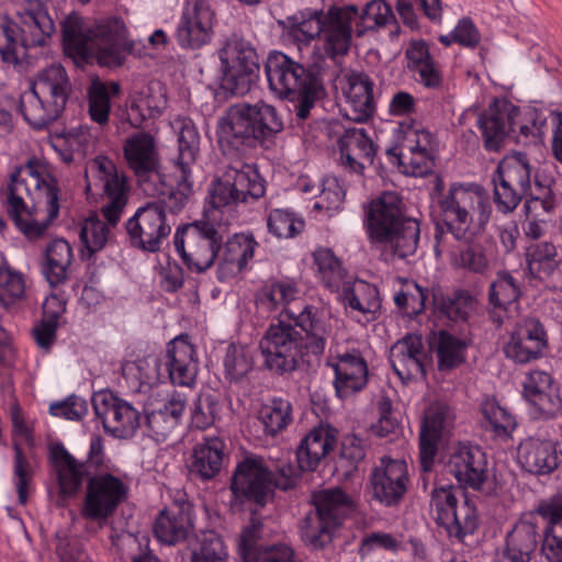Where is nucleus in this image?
Instances as JSON below:
<instances>
[{
  "mask_svg": "<svg viewBox=\"0 0 562 562\" xmlns=\"http://www.w3.org/2000/svg\"><path fill=\"white\" fill-rule=\"evenodd\" d=\"M330 326L314 305L301 311L284 307L260 340L265 367L277 375L294 372L304 355L321 356L326 348Z\"/></svg>",
  "mask_w": 562,
  "mask_h": 562,
  "instance_id": "f257e3e1",
  "label": "nucleus"
},
{
  "mask_svg": "<svg viewBox=\"0 0 562 562\" xmlns=\"http://www.w3.org/2000/svg\"><path fill=\"white\" fill-rule=\"evenodd\" d=\"M58 180L36 159L16 167L7 188L8 213L29 237H38L59 214Z\"/></svg>",
  "mask_w": 562,
  "mask_h": 562,
  "instance_id": "f03ea898",
  "label": "nucleus"
},
{
  "mask_svg": "<svg viewBox=\"0 0 562 562\" xmlns=\"http://www.w3.org/2000/svg\"><path fill=\"white\" fill-rule=\"evenodd\" d=\"M66 53L72 58L87 61L92 56L100 65L117 67L133 49L127 31L121 18L112 16L88 27L76 13L69 14L61 24Z\"/></svg>",
  "mask_w": 562,
  "mask_h": 562,
  "instance_id": "7ed1b4c3",
  "label": "nucleus"
},
{
  "mask_svg": "<svg viewBox=\"0 0 562 562\" xmlns=\"http://www.w3.org/2000/svg\"><path fill=\"white\" fill-rule=\"evenodd\" d=\"M465 117L473 120L481 131L483 140H504L532 137L543 140L548 130L547 116L541 110L518 108L506 99H494L481 113L468 112Z\"/></svg>",
  "mask_w": 562,
  "mask_h": 562,
  "instance_id": "20e7f679",
  "label": "nucleus"
},
{
  "mask_svg": "<svg viewBox=\"0 0 562 562\" xmlns=\"http://www.w3.org/2000/svg\"><path fill=\"white\" fill-rule=\"evenodd\" d=\"M71 85L61 65H52L37 74L20 97V112L25 122L42 130L57 120L66 108Z\"/></svg>",
  "mask_w": 562,
  "mask_h": 562,
  "instance_id": "39448f33",
  "label": "nucleus"
},
{
  "mask_svg": "<svg viewBox=\"0 0 562 562\" xmlns=\"http://www.w3.org/2000/svg\"><path fill=\"white\" fill-rule=\"evenodd\" d=\"M218 145L229 166L221 178L211 182L207 190L209 204L214 209L234 210L239 203L263 196L265 180L255 165L244 164L240 160L236 143H218Z\"/></svg>",
  "mask_w": 562,
  "mask_h": 562,
  "instance_id": "423d86ee",
  "label": "nucleus"
},
{
  "mask_svg": "<svg viewBox=\"0 0 562 562\" xmlns=\"http://www.w3.org/2000/svg\"><path fill=\"white\" fill-rule=\"evenodd\" d=\"M19 20L0 22V56L5 64L18 65L29 48L45 46L55 32L54 21L40 2L27 3Z\"/></svg>",
  "mask_w": 562,
  "mask_h": 562,
  "instance_id": "0eeeda50",
  "label": "nucleus"
},
{
  "mask_svg": "<svg viewBox=\"0 0 562 562\" xmlns=\"http://www.w3.org/2000/svg\"><path fill=\"white\" fill-rule=\"evenodd\" d=\"M312 504L314 510L303 518L301 537L306 546L318 550L331 542L337 528L356 510V504L340 487L313 492Z\"/></svg>",
  "mask_w": 562,
  "mask_h": 562,
  "instance_id": "6e6552de",
  "label": "nucleus"
},
{
  "mask_svg": "<svg viewBox=\"0 0 562 562\" xmlns=\"http://www.w3.org/2000/svg\"><path fill=\"white\" fill-rule=\"evenodd\" d=\"M441 224L436 225V246L445 244V236L450 233L457 240H465L470 223L471 213L474 210L480 211V222L487 221L490 215L488 202L484 199L481 187L475 184L452 183L448 192L439 200Z\"/></svg>",
  "mask_w": 562,
  "mask_h": 562,
  "instance_id": "1a4fd4ad",
  "label": "nucleus"
},
{
  "mask_svg": "<svg viewBox=\"0 0 562 562\" xmlns=\"http://www.w3.org/2000/svg\"><path fill=\"white\" fill-rule=\"evenodd\" d=\"M95 165L103 182V192L108 203L101 207V213L108 223L97 215L88 217L81 229L80 239L90 254L101 250L110 238V226H115L127 203L125 177L120 176L114 164L106 159H97Z\"/></svg>",
  "mask_w": 562,
  "mask_h": 562,
  "instance_id": "9d476101",
  "label": "nucleus"
},
{
  "mask_svg": "<svg viewBox=\"0 0 562 562\" xmlns=\"http://www.w3.org/2000/svg\"><path fill=\"white\" fill-rule=\"evenodd\" d=\"M211 209L204 211L206 220L195 221L179 227L175 234V247L190 271L201 273L210 269L217 257L223 235L216 212H231L228 209Z\"/></svg>",
  "mask_w": 562,
  "mask_h": 562,
  "instance_id": "9b49d317",
  "label": "nucleus"
},
{
  "mask_svg": "<svg viewBox=\"0 0 562 562\" xmlns=\"http://www.w3.org/2000/svg\"><path fill=\"white\" fill-rule=\"evenodd\" d=\"M282 130L273 106L266 103L231 106L217 123V140H266Z\"/></svg>",
  "mask_w": 562,
  "mask_h": 562,
  "instance_id": "f8f14e48",
  "label": "nucleus"
},
{
  "mask_svg": "<svg viewBox=\"0 0 562 562\" xmlns=\"http://www.w3.org/2000/svg\"><path fill=\"white\" fill-rule=\"evenodd\" d=\"M223 70L221 88L232 97L250 91L259 78V61L252 45L236 35L229 37L218 50Z\"/></svg>",
  "mask_w": 562,
  "mask_h": 562,
  "instance_id": "ddd939ff",
  "label": "nucleus"
},
{
  "mask_svg": "<svg viewBox=\"0 0 562 562\" xmlns=\"http://www.w3.org/2000/svg\"><path fill=\"white\" fill-rule=\"evenodd\" d=\"M430 508L435 521L446 530L449 538L462 541L477 528L475 506L463 492L453 486L435 487L430 495Z\"/></svg>",
  "mask_w": 562,
  "mask_h": 562,
  "instance_id": "4468645a",
  "label": "nucleus"
},
{
  "mask_svg": "<svg viewBox=\"0 0 562 562\" xmlns=\"http://www.w3.org/2000/svg\"><path fill=\"white\" fill-rule=\"evenodd\" d=\"M358 16L356 5L330 7L325 13V24L321 37L312 50L311 66L317 71L326 67L329 59L336 61L338 57L348 54L353 34V22Z\"/></svg>",
  "mask_w": 562,
  "mask_h": 562,
  "instance_id": "2eb2a0df",
  "label": "nucleus"
},
{
  "mask_svg": "<svg viewBox=\"0 0 562 562\" xmlns=\"http://www.w3.org/2000/svg\"><path fill=\"white\" fill-rule=\"evenodd\" d=\"M124 228L131 247L150 254L160 251L162 243L171 233L166 206L159 202L138 207L124 223Z\"/></svg>",
  "mask_w": 562,
  "mask_h": 562,
  "instance_id": "dca6fc26",
  "label": "nucleus"
},
{
  "mask_svg": "<svg viewBox=\"0 0 562 562\" xmlns=\"http://www.w3.org/2000/svg\"><path fill=\"white\" fill-rule=\"evenodd\" d=\"M127 494L128 486L120 477L111 473L94 474L88 481L80 515L102 526L127 498Z\"/></svg>",
  "mask_w": 562,
  "mask_h": 562,
  "instance_id": "f3484780",
  "label": "nucleus"
},
{
  "mask_svg": "<svg viewBox=\"0 0 562 562\" xmlns=\"http://www.w3.org/2000/svg\"><path fill=\"white\" fill-rule=\"evenodd\" d=\"M231 491L241 505L262 508L273 497L272 472L260 457H247L233 473Z\"/></svg>",
  "mask_w": 562,
  "mask_h": 562,
  "instance_id": "a211bd4d",
  "label": "nucleus"
},
{
  "mask_svg": "<svg viewBox=\"0 0 562 562\" xmlns=\"http://www.w3.org/2000/svg\"><path fill=\"white\" fill-rule=\"evenodd\" d=\"M265 72L270 89L291 101H294L297 92L318 80L314 74L281 52L269 54Z\"/></svg>",
  "mask_w": 562,
  "mask_h": 562,
  "instance_id": "6ab92c4d",
  "label": "nucleus"
},
{
  "mask_svg": "<svg viewBox=\"0 0 562 562\" xmlns=\"http://www.w3.org/2000/svg\"><path fill=\"white\" fill-rule=\"evenodd\" d=\"M92 406L101 419L104 431L115 438H131L139 427V412L128 402L110 391H101L92 396Z\"/></svg>",
  "mask_w": 562,
  "mask_h": 562,
  "instance_id": "aec40b11",
  "label": "nucleus"
},
{
  "mask_svg": "<svg viewBox=\"0 0 562 562\" xmlns=\"http://www.w3.org/2000/svg\"><path fill=\"white\" fill-rule=\"evenodd\" d=\"M193 529V507L186 492L177 490L172 496V503L162 509L154 524L156 538L166 544H176L180 541L194 540L198 536L190 537Z\"/></svg>",
  "mask_w": 562,
  "mask_h": 562,
  "instance_id": "412c9836",
  "label": "nucleus"
},
{
  "mask_svg": "<svg viewBox=\"0 0 562 562\" xmlns=\"http://www.w3.org/2000/svg\"><path fill=\"white\" fill-rule=\"evenodd\" d=\"M215 13L207 0L188 3L178 21L175 37L183 49H199L211 42Z\"/></svg>",
  "mask_w": 562,
  "mask_h": 562,
  "instance_id": "4be33fe9",
  "label": "nucleus"
},
{
  "mask_svg": "<svg viewBox=\"0 0 562 562\" xmlns=\"http://www.w3.org/2000/svg\"><path fill=\"white\" fill-rule=\"evenodd\" d=\"M548 348V333L537 317L527 316L516 323L504 346L505 356L516 363L541 358Z\"/></svg>",
  "mask_w": 562,
  "mask_h": 562,
  "instance_id": "5701e85b",
  "label": "nucleus"
},
{
  "mask_svg": "<svg viewBox=\"0 0 562 562\" xmlns=\"http://www.w3.org/2000/svg\"><path fill=\"white\" fill-rule=\"evenodd\" d=\"M408 482L406 462L383 457L370 475L371 497L384 506H396L406 494Z\"/></svg>",
  "mask_w": 562,
  "mask_h": 562,
  "instance_id": "b1692460",
  "label": "nucleus"
},
{
  "mask_svg": "<svg viewBox=\"0 0 562 562\" xmlns=\"http://www.w3.org/2000/svg\"><path fill=\"white\" fill-rule=\"evenodd\" d=\"M159 375L166 374L175 385L191 386L198 374V360L193 345L181 336L172 339L165 356L158 360Z\"/></svg>",
  "mask_w": 562,
  "mask_h": 562,
  "instance_id": "393cba45",
  "label": "nucleus"
},
{
  "mask_svg": "<svg viewBox=\"0 0 562 562\" xmlns=\"http://www.w3.org/2000/svg\"><path fill=\"white\" fill-rule=\"evenodd\" d=\"M451 422V409L445 404L435 403L425 412L419 435L420 467L424 472L431 470L439 441L448 431Z\"/></svg>",
  "mask_w": 562,
  "mask_h": 562,
  "instance_id": "a878e982",
  "label": "nucleus"
},
{
  "mask_svg": "<svg viewBox=\"0 0 562 562\" xmlns=\"http://www.w3.org/2000/svg\"><path fill=\"white\" fill-rule=\"evenodd\" d=\"M447 468L463 487L481 490L487 479L486 454L477 446L460 445L450 454Z\"/></svg>",
  "mask_w": 562,
  "mask_h": 562,
  "instance_id": "bb28decb",
  "label": "nucleus"
},
{
  "mask_svg": "<svg viewBox=\"0 0 562 562\" xmlns=\"http://www.w3.org/2000/svg\"><path fill=\"white\" fill-rule=\"evenodd\" d=\"M401 200L395 193H383L369 203L364 226L372 241L382 244L406 216L402 214Z\"/></svg>",
  "mask_w": 562,
  "mask_h": 562,
  "instance_id": "cd10ccee",
  "label": "nucleus"
},
{
  "mask_svg": "<svg viewBox=\"0 0 562 562\" xmlns=\"http://www.w3.org/2000/svg\"><path fill=\"white\" fill-rule=\"evenodd\" d=\"M50 458L60 492L58 505L65 506L66 499L75 497L85 480H89L93 474L87 468V463L77 460L63 445L52 447Z\"/></svg>",
  "mask_w": 562,
  "mask_h": 562,
  "instance_id": "c85d7f7f",
  "label": "nucleus"
},
{
  "mask_svg": "<svg viewBox=\"0 0 562 562\" xmlns=\"http://www.w3.org/2000/svg\"><path fill=\"white\" fill-rule=\"evenodd\" d=\"M521 468L536 475L553 473L562 462V449L558 441L529 437L518 447Z\"/></svg>",
  "mask_w": 562,
  "mask_h": 562,
  "instance_id": "c756f323",
  "label": "nucleus"
},
{
  "mask_svg": "<svg viewBox=\"0 0 562 562\" xmlns=\"http://www.w3.org/2000/svg\"><path fill=\"white\" fill-rule=\"evenodd\" d=\"M427 352L422 336L408 334L397 340L390 350V362L402 381L426 376Z\"/></svg>",
  "mask_w": 562,
  "mask_h": 562,
  "instance_id": "7c9ffc66",
  "label": "nucleus"
},
{
  "mask_svg": "<svg viewBox=\"0 0 562 562\" xmlns=\"http://www.w3.org/2000/svg\"><path fill=\"white\" fill-rule=\"evenodd\" d=\"M187 407L184 394L173 392L156 405L150 403L145 409V423L156 441H165L181 423Z\"/></svg>",
  "mask_w": 562,
  "mask_h": 562,
  "instance_id": "2f4dec72",
  "label": "nucleus"
},
{
  "mask_svg": "<svg viewBox=\"0 0 562 562\" xmlns=\"http://www.w3.org/2000/svg\"><path fill=\"white\" fill-rule=\"evenodd\" d=\"M327 364L335 372L334 386L340 398L360 392L368 384V364L358 350L338 355L337 362H328Z\"/></svg>",
  "mask_w": 562,
  "mask_h": 562,
  "instance_id": "473e14b6",
  "label": "nucleus"
},
{
  "mask_svg": "<svg viewBox=\"0 0 562 562\" xmlns=\"http://www.w3.org/2000/svg\"><path fill=\"white\" fill-rule=\"evenodd\" d=\"M536 510L546 521L541 554L548 562H562V491L540 502Z\"/></svg>",
  "mask_w": 562,
  "mask_h": 562,
  "instance_id": "72a5a7b5",
  "label": "nucleus"
},
{
  "mask_svg": "<svg viewBox=\"0 0 562 562\" xmlns=\"http://www.w3.org/2000/svg\"><path fill=\"white\" fill-rule=\"evenodd\" d=\"M539 539L537 519L532 515L520 518L505 537L504 560L506 562H530Z\"/></svg>",
  "mask_w": 562,
  "mask_h": 562,
  "instance_id": "f704fd0d",
  "label": "nucleus"
},
{
  "mask_svg": "<svg viewBox=\"0 0 562 562\" xmlns=\"http://www.w3.org/2000/svg\"><path fill=\"white\" fill-rule=\"evenodd\" d=\"M524 396L538 417L551 418L561 411V398L553 387L552 376L546 371L529 372L524 382Z\"/></svg>",
  "mask_w": 562,
  "mask_h": 562,
  "instance_id": "c9c22d12",
  "label": "nucleus"
},
{
  "mask_svg": "<svg viewBox=\"0 0 562 562\" xmlns=\"http://www.w3.org/2000/svg\"><path fill=\"white\" fill-rule=\"evenodd\" d=\"M222 244L223 241L220 244L216 260L218 261L217 278L224 281L245 268L248 260L254 257L257 241L251 235L235 234L224 245Z\"/></svg>",
  "mask_w": 562,
  "mask_h": 562,
  "instance_id": "e433bc0d",
  "label": "nucleus"
},
{
  "mask_svg": "<svg viewBox=\"0 0 562 562\" xmlns=\"http://www.w3.org/2000/svg\"><path fill=\"white\" fill-rule=\"evenodd\" d=\"M392 164H396L402 173L411 177H425L432 172L435 154L420 143H396L386 150Z\"/></svg>",
  "mask_w": 562,
  "mask_h": 562,
  "instance_id": "4c0bfd02",
  "label": "nucleus"
},
{
  "mask_svg": "<svg viewBox=\"0 0 562 562\" xmlns=\"http://www.w3.org/2000/svg\"><path fill=\"white\" fill-rule=\"evenodd\" d=\"M373 80L364 72H351L344 91L349 106L347 116L355 122L369 120L375 111Z\"/></svg>",
  "mask_w": 562,
  "mask_h": 562,
  "instance_id": "58836bf2",
  "label": "nucleus"
},
{
  "mask_svg": "<svg viewBox=\"0 0 562 562\" xmlns=\"http://www.w3.org/2000/svg\"><path fill=\"white\" fill-rule=\"evenodd\" d=\"M336 431L329 426L313 428L296 449V462L302 471H314L336 446Z\"/></svg>",
  "mask_w": 562,
  "mask_h": 562,
  "instance_id": "ea45409f",
  "label": "nucleus"
},
{
  "mask_svg": "<svg viewBox=\"0 0 562 562\" xmlns=\"http://www.w3.org/2000/svg\"><path fill=\"white\" fill-rule=\"evenodd\" d=\"M225 443L217 437L198 442L191 454L189 472L204 481L215 477L223 467Z\"/></svg>",
  "mask_w": 562,
  "mask_h": 562,
  "instance_id": "a19ab883",
  "label": "nucleus"
},
{
  "mask_svg": "<svg viewBox=\"0 0 562 562\" xmlns=\"http://www.w3.org/2000/svg\"><path fill=\"white\" fill-rule=\"evenodd\" d=\"M528 274L547 280L558 270L561 259L557 246L551 241L532 243L526 248Z\"/></svg>",
  "mask_w": 562,
  "mask_h": 562,
  "instance_id": "79ce46f5",
  "label": "nucleus"
},
{
  "mask_svg": "<svg viewBox=\"0 0 562 562\" xmlns=\"http://www.w3.org/2000/svg\"><path fill=\"white\" fill-rule=\"evenodd\" d=\"M72 261V249L63 238L54 239L46 248V262L43 273L50 286H57L68 280Z\"/></svg>",
  "mask_w": 562,
  "mask_h": 562,
  "instance_id": "37998d69",
  "label": "nucleus"
},
{
  "mask_svg": "<svg viewBox=\"0 0 562 562\" xmlns=\"http://www.w3.org/2000/svg\"><path fill=\"white\" fill-rule=\"evenodd\" d=\"M420 241V223L416 218L406 217L391 232L390 237L382 244L390 252L400 258L406 259L417 252Z\"/></svg>",
  "mask_w": 562,
  "mask_h": 562,
  "instance_id": "c03bdc74",
  "label": "nucleus"
},
{
  "mask_svg": "<svg viewBox=\"0 0 562 562\" xmlns=\"http://www.w3.org/2000/svg\"><path fill=\"white\" fill-rule=\"evenodd\" d=\"M182 562H228L222 539L213 531L191 540L181 554Z\"/></svg>",
  "mask_w": 562,
  "mask_h": 562,
  "instance_id": "a18cd8bd",
  "label": "nucleus"
},
{
  "mask_svg": "<svg viewBox=\"0 0 562 562\" xmlns=\"http://www.w3.org/2000/svg\"><path fill=\"white\" fill-rule=\"evenodd\" d=\"M124 157L140 180L147 177L159 178V158L155 143H125Z\"/></svg>",
  "mask_w": 562,
  "mask_h": 562,
  "instance_id": "49530a36",
  "label": "nucleus"
},
{
  "mask_svg": "<svg viewBox=\"0 0 562 562\" xmlns=\"http://www.w3.org/2000/svg\"><path fill=\"white\" fill-rule=\"evenodd\" d=\"M521 283L509 271L499 270L488 286V304L495 310L506 311L521 296Z\"/></svg>",
  "mask_w": 562,
  "mask_h": 562,
  "instance_id": "de8ad7c7",
  "label": "nucleus"
},
{
  "mask_svg": "<svg viewBox=\"0 0 562 562\" xmlns=\"http://www.w3.org/2000/svg\"><path fill=\"white\" fill-rule=\"evenodd\" d=\"M438 317L451 322H464L475 307V297L467 290H456L435 299Z\"/></svg>",
  "mask_w": 562,
  "mask_h": 562,
  "instance_id": "09e8293b",
  "label": "nucleus"
},
{
  "mask_svg": "<svg viewBox=\"0 0 562 562\" xmlns=\"http://www.w3.org/2000/svg\"><path fill=\"white\" fill-rule=\"evenodd\" d=\"M325 13L322 10L307 9L300 16L290 20L289 35L299 44L308 46L313 41H318L325 24Z\"/></svg>",
  "mask_w": 562,
  "mask_h": 562,
  "instance_id": "8fccbe9b",
  "label": "nucleus"
},
{
  "mask_svg": "<svg viewBox=\"0 0 562 562\" xmlns=\"http://www.w3.org/2000/svg\"><path fill=\"white\" fill-rule=\"evenodd\" d=\"M342 300L346 307L362 314L374 313L380 308L378 289L362 280H356L352 284H345Z\"/></svg>",
  "mask_w": 562,
  "mask_h": 562,
  "instance_id": "3c124183",
  "label": "nucleus"
},
{
  "mask_svg": "<svg viewBox=\"0 0 562 562\" xmlns=\"http://www.w3.org/2000/svg\"><path fill=\"white\" fill-rule=\"evenodd\" d=\"M395 19L391 5L384 0H371L363 9H358V16L355 24V32L358 37L367 32L385 26Z\"/></svg>",
  "mask_w": 562,
  "mask_h": 562,
  "instance_id": "603ef678",
  "label": "nucleus"
},
{
  "mask_svg": "<svg viewBox=\"0 0 562 562\" xmlns=\"http://www.w3.org/2000/svg\"><path fill=\"white\" fill-rule=\"evenodd\" d=\"M339 165L350 172L361 175L366 164L372 165L378 150L376 143H338Z\"/></svg>",
  "mask_w": 562,
  "mask_h": 562,
  "instance_id": "864d4df0",
  "label": "nucleus"
},
{
  "mask_svg": "<svg viewBox=\"0 0 562 562\" xmlns=\"http://www.w3.org/2000/svg\"><path fill=\"white\" fill-rule=\"evenodd\" d=\"M467 342L447 330H440L436 338L439 370H451L464 362Z\"/></svg>",
  "mask_w": 562,
  "mask_h": 562,
  "instance_id": "5fc2aeb1",
  "label": "nucleus"
},
{
  "mask_svg": "<svg viewBox=\"0 0 562 562\" xmlns=\"http://www.w3.org/2000/svg\"><path fill=\"white\" fill-rule=\"evenodd\" d=\"M291 404L283 398H273L263 405L258 415V422L267 436H276L291 422Z\"/></svg>",
  "mask_w": 562,
  "mask_h": 562,
  "instance_id": "6e6d98bb",
  "label": "nucleus"
},
{
  "mask_svg": "<svg viewBox=\"0 0 562 562\" xmlns=\"http://www.w3.org/2000/svg\"><path fill=\"white\" fill-rule=\"evenodd\" d=\"M254 368L251 351L241 345L232 344L224 357L225 379L231 383L241 382Z\"/></svg>",
  "mask_w": 562,
  "mask_h": 562,
  "instance_id": "4d7b16f0",
  "label": "nucleus"
},
{
  "mask_svg": "<svg viewBox=\"0 0 562 562\" xmlns=\"http://www.w3.org/2000/svg\"><path fill=\"white\" fill-rule=\"evenodd\" d=\"M484 425L497 436H509L516 427L515 417L495 398H485L481 404Z\"/></svg>",
  "mask_w": 562,
  "mask_h": 562,
  "instance_id": "13d9d810",
  "label": "nucleus"
},
{
  "mask_svg": "<svg viewBox=\"0 0 562 562\" xmlns=\"http://www.w3.org/2000/svg\"><path fill=\"white\" fill-rule=\"evenodd\" d=\"M414 5L420 8L430 21L439 22L441 20L442 9L440 0H414V3L406 0H397V13L403 23L411 30H418L420 27Z\"/></svg>",
  "mask_w": 562,
  "mask_h": 562,
  "instance_id": "bf43d9fd",
  "label": "nucleus"
},
{
  "mask_svg": "<svg viewBox=\"0 0 562 562\" xmlns=\"http://www.w3.org/2000/svg\"><path fill=\"white\" fill-rule=\"evenodd\" d=\"M492 181L494 183V201L498 211L503 213L513 212L518 206L522 195L503 171V164L498 165Z\"/></svg>",
  "mask_w": 562,
  "mask_h": 562,
  "instance_id": "052dcab7",
  "label": "nucleus"
},
{
  "mask_svg": "<svg viewBox=\"0 0 562 562\" xmlns=\"http://www.w3.org/2000/svg\"><path fill=\"white\" fill-rule=\"evenodd\" d=\"M25 292V282L21 273L12 271L0 252V304L9 306L20 300Z\"/></svg>",
  "mask_w": 562,
  "mask_h": 562,
  "instance_id": "680f3d73",
  "label": "nucleus"
},
{
  "mask_svg": "<svg viewBox=\"0 0 562 562\" xmlns=\"http://www.w3.org/2000/svg\"><path fill=\"white\" fill-rule=\"evenodd\" d=\"M299 294V289L293 281L280 280L273 282L267 288L257 302L269 312L276 311L279 306H285L294 301Z\"/></svg>",
  "mask_w": 562,
  "mask_h": 562,
  "instance_id": "e2e57ef3",
  "label": "nucleus"
},
{
  "mask_svg": "<svg viewBox=\"0 0 562 562\" xmlns=\"http://www.w3.org/2000/svg\"><path fill=\"white\" fill-rule=\"evenodd\" d=\"M304 225L302 218L288 210L274 209L267 218L268 231L277 238H292L303 231Z\"/></svg>",
  "mask_w": 562,
  "mask_h": 562,
  "instance_id": "0e129e2a",
  "label": "nucleus"
},
{
  "mask_svg": "<svg viewBox=\"0 0 562 562\" xmlns=\"http://www.w3.org/2000/svg\"><path fill=\"white\" fill-rule=\"evenodd\" d=\"M404 286L405 289L394 295V303L407 315L417 316L425 308L429 291L415 281H406Z\"/></svg>",
  "mask_w": 562,
  "mask_h": 562,
  "instance_id": "69168bd1",
  "label": "nucleus"
},
{
  "mask_svg": "<svg viewBox=\"0 0 562 562\" xmlns=\"http://www.w3.org/2000/svg\"><path fill=\"white\" fill-rule=\"evenodd\" d=\"M314 261L325 285L337 288L344 278V269L334 252L328 248L317 249L314 252Z\"/></svg>",
  "mask_w": 562,
  "mask_h": 562,
  "instance_id": "338daca9",
  "label": "nucleus"
},
{
  "mask_svg": "<svg viewBox=\"0 0 562 562\" xmlns=\"http://www.w3.org/2000/svg\"><path fill=\"white\" fill-rule=\"evenodd\" d=\"M503 164V171L524 196L530 191V166L524 153H515L512 159Z\"/></svg>",
  "mask_w": 562,
  "mask_h": 562,
  "instance_id": "774afa93",
  "label": "nucleus"
}]
</instances>
